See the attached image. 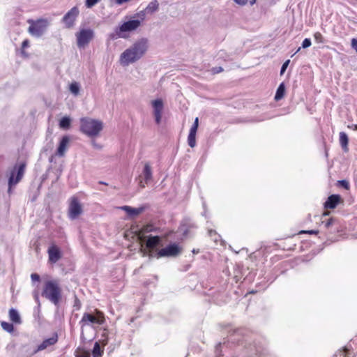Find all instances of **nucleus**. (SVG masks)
Segmentation results:
<instances>
[{"mask_svg": "<svg viewBox=\"0 0 357 357\" xmlns=\"http://www.w3.org/2000/svg\"><path fill=\"white\" fill-rule=\"evenodd\" d=\"M149 47V40L146 38H142L126 49L120 56L121 63L128 66L139 60L146 52Z\"/></svg>", "mask_w": 357, "mask_h": 357, "instance_id": "nucleus-1", "label": "nucleus"}, {"mask_svg": "<svg viewBox=\"0 0 357 357\" xmlns=\"http://www.w3.org/2000/svg\"><path fill=\"white\" fill-rule=\"evenodd\" d=\"M103 128L102 122L89 117L80 119V131L86 135L93 137L100 133Z\"/></svg>", "mask_w": 357, "mask_h": 357, "instance_id": "nucleus-2", "label": "nucleus"}, {"mask_svg": "<svg viewBox=\"0 0 357 357\" xmlns=\"http://www.w3.org/2000/svg\"><path fill=\"white\" fill-rule=\"evenodd\" d=\"M42 296L48 299L55 305H58L61 298V289L56 280H48L45 282Z\"/></svg>", "mask_w": 357, "mask_h": 357, "instance_id": "nucleus-3", "label": "nucleus"}, {"mask_svg": "<svg viewBox=\"0 0 357 357\" xmlns=\"http://www.w3.org/2000/svg\"><path fill=\"white\" fill-rule=\"evenodd\" d=\"M105 319L103 312L99 310L96 309L93 314L84 312L79 324L81 326V328L83 329L84 326L90 324H96L98 325H102L105 324Z\"/></svg>", "mask_w": 357, "mask_h": 357, "instance_id": "nucleus-4", "label": "nucleus"}, {"mask_svg": "<svg viewBox=\"0 0 357 357\" xmlns=\"http://www.w3.org/2000/svg\"><path fill=\"white\" fill-rule=\"evenodd\" d=\"M162 238L159 236L149 235L145 237V248L141 250L144 255H149L150 257L156 256V249L161 244Z\"/></svg>", "mask_w": 357, "mask_h": 357, "instance_id": "nucleus-5", "label": "nucleus"}, {"mask_svg": "<svg viewBox=\"0 0 357 357\" xmlns=\"http://www.w3.org/2000/svg\"><path fill=\"white\" fill-rule=\"evenodd\" d=\"M137 16L139 19H130L124 22L122 24L118 26V32L121 31L123 33L126 32H131L137 30L140 26L142 21L144 20V11L137 13L133 18Z\"/></svg>", "mask_w": 357, "mask_h": 357, "instance_id": "nucleus-6", "label": "nucleus"}, {"mask_svg": "<svg viewBox=\"0 0 357 357\" xmlns=\"http://www.w3.org/2000/svg\"><path fill=\"white\" fill-rule=\"evenodd\" d=\"M25 167V163L22 162L19 165H15L11 170L10 175L8 178V193L11 192L12 187L17 184L22 178L24 174Z\"/></svg>", "mask_w": 357, "mask_h": 357, "instance_id": "nucleus-7", "label": "nucleus"}, {"mask_svg": "<svg viewBox=\"0 0 357 357\" xmlns=\"http://www.w3.org/2000/svg\"><path fill=\"white\" fill-rule=\"evenodd\" d=\"M75 36L77 47L84 48L94 38V31L91 29H82L76 33Z\"/></svg>", "mask_w": 357, "mask_h": 357, "instance_id": "nucleus-8", "label": "nucleus"}, {"mask_svg": "<svg viewBox=\"0 0 357 357\" xmlns=\"http://www.w3.org/2000/svg\"><path fill=\"white\" fill-rule=\"evenodd\" d=\"M79 10L77 6L69 10L61 19L62 23L66 29H71L75 26V21L79 16Z\"/></svg>", "mask_w": 357, "mask_h": 357, "instance_id": "nucleus-9", "label": "nucleus"}, {"mask_svg": "<svg viewBox=\"0 0 357 357\" xmlns=\"http://www.w3.org/2000/svg\"><path fill=\"white\" fill-rule=\"evenodd\" d=\"M181 252V248L176 243H171L156 252L157 258L176 257Z\"/></svg>", "mask_w": 357, "mask_h": 357, "instance_id": "nucleus-10", "label": "nucleus"}, {"mask_svg": "<svg viewBox=\"0 0 357 357\" xmlns=\"http://www.w3.org/2000/svg\"><path fill=\"white\" fill-rule=\"evenodd\" d=\"M82 213V206L77 197H72L68 208V215L72 220L76 219Z\"/></svg>", "mask_w": 357, "mask_h": 357, "instance_id": "nucleus-11", "label": "nucleus"}, {"mask_svg": "<svg viewBox=\"0 0 357 357\" xmlns=\"http://www.w3.org/2000/svg\"><path fill=\"white\" fill-rule=\"evenodd\" d=\"M46 28V21L40 20L29 28L30 33L34 36H41Z\"/></svg>", "mask_w": 357, "mask_h": 357, "instance_id": "nucleus-12", "label": "nucleus"}, {"mask_svg": "<svg viewBox=\"0 0 357 357\" xmlns=\"http://www.w3.org/2000/svg\"><path fill=\"white\" fill-rule=\"evenodd\" d=\"M152 106L153 108L155 121L157 124H159L161 121L162 112L164 107L163 101L161 99L154 100L152 101Z\"/></svg>", "mask_w": 357, "mask_h": 357, "instance_id": "nucleus-13", "label": "nucleus"}, {"mask_svg": "<svg viewBox=\"0 0 357 357\" xmlns=\"http://www.w3.org/2000/svg\"><path fill=\"white\" fill-rule=\"evenodd\" d=\"M342 202V199L340 195L333 194L330 195L324 204L325 208L334 209Z\"/></svg>", "mask_w": 357, "mask_h": 357, "instance_id": "nucleus-14", "label": "nucleus"}, {"mask_svg": "<svg viewBox=\"0 0 357 357\" xmlns=\"http://www.w3.org/2000/svg\"><path fill=\"white\" fill-rule=\"evenodd\" d=\"M58 342V335L56 333H54L52 337L44 340L40 344H39L34 351V353H37L38 351H43L47 349L48 347L54 345Z\"/></svg>", "mask_w": 357, "mask_h": 357, "instance_id": "nucleus-15", "label": "nucleus"}, {"mask_svg": "<svg viewBox=\"0 0 357 357\" xmlns=\"http://www.w3.org/2000/svg\"><path fill=\"white\" fill-rule=\"evenodd\" d=\"M49 261L51 263H56L61 257L59 248L56 245H52L48 249Z\"/></svg>", "mask_w": 357, "mask_h": 357, "instance_id": "nucleus-16", "label": "nucleus"}, {"mask_svg": "<svg viewBox=\"0 0 357 357\" xmlns=\"http://www.w3.org/2000/svg\"><path fill=\"white\" fill-rule=\"evenodd\" d=\"M68 142L69 137L68 136L62 137L61 139L59 142V144L56 151V154L59 156H63L64 155Z\"/></svg>", "mask_w": 357, "mask_h": 357, "instance_id": "nucleus-17", "label": "nucleus"}, {"mask_svg": "<svg viewBox=\"0 0 357 357\" xmlns=\"http://www.w3.org/2000/svg\"><path fill=\"white\" fill-rule=\"evenodd\" d=\"M121 208L131 217L137 216L144 211V208L142 207L133 208L130 206H123Z\"/></svg>", "mask_w": 357, "mask_h": 357, "instance_id": "nucleus-18", "label": "nucleus"}, {"mask_svg": "<svg viewBox=\"0 0 357 357\" xmlns=\"http://www.w3.org/2000/svg\"><path fill=\"white\" fill-rule=\"evenodd\" d=\"M159 8V3L157 0H153L151 1L148 6L146 7V8L143 10L144 13H149L152 14L155 12H156Z\"/></svg>", "mask_w": 357, "mask_h": 357, "instance_id": "nucleus-19", "label": "nucleus"}, {"mask_svg": "<svg viewBox=\"0 0 357 357\" xmlns=\"http://www.w3.org/2000/svg\"><path fill=\"white\" fill-rule=\"evenodd\" d=\"M9 318L13 323L16 324H20L22 323V319L18 311L14 308L10 309Z\"/></svg>", "mask_w": 357, "mask_h": 357, "instance_id": "nucleus-20", "label": "nucleus"}, {"mask_svg": "<svg viewBox=\"0 0 357 357\" xmlns=\"http://www.w3.org/2000/svg\"><path fill=\"white\" fill-rule=\"evenodd\" d=\"M340 145H341L343 151L344 152H347L349 150V149H348L349 138H348L347 135L344 132H341L340 133Z\"/></svg>", "mask_w": 357, "mask_h": 357, "instance_id": "nucleus-21", "label": "nucleus"}, {"mask_svg": "<svg viewBox=\"0 0 357 357\" xmlns=\"http://www.w3.org/2000/svg\"><path fill=\"white\" fill-rule=\"evenodd\" d=\"M143 175L144 181L146 183H148L152 179V170L149 163H146L144 167Z\"/></svg>", "mask_w": 357, "mask_h": 357, "instance_id": "nucleus-22", "label": "nucleus"}, {"mask_svg": "<svg viewBox=\"0 0 357 357\" xmlns=\"http://www.w3.org/2000/svg\"><path fill=\"white\" fill-rule=\"evenodd\" d=\"M285 90L286 87L284 83H280L276 90V93L274 98L276 101L281 100L284 97L285 94Z\"/></svg>", "mask_w": 357, "mask_h": 357, "instance_id": "nucleus-23", "label": "nucleus"}, {"mask_svg": "<svg viewBox=\"0 0 357 357\" xmlns=\"http://www.w3.org/2000/svg\"><path fill=\"white\" fill-rule=\"evenodd\" d=\"M333 357H354L353 352L347 347L338 350Z\"/></svg>", "mask_w": 357, "mask_h": 357, "instance_id": "nucleus-24", "label": "nucleus"}, {"mask_svg": "<svg viewBox=\"0 0 357 357\" xmlns=\"http://www.w3.org/2000/svg\"><path fill=\"white\" fill-rule=\"evenodd\" d=\"M71 119L68 116H63L59 121V127L63 130L69 129L70 126Z\"/></svg>", "mask_w": 357, "mask_h": 357, "instance_id": "nucleus-25", "label": "nucleus"}, {"mask_svg": "<svg viewBox=\"0 0 357 357\" xmlns=\"http://www.w3.org/2000/svg\"><path fill=\"white\" fill-rule=\"evenodd\" d=\"M243 335V331L242 330H238L236 331L234 334L233 335L231 336L230 337V340L232 342H236L237 344H243V341H247L246 340H240L238 338V336L240 335Z\"/></svg>", "mask_w": 357, "mask_h": 357, "instance_id": "nucleus-26", "label": "nucleus"}, {"mask_svg": "<svg viewBox=\"0 0 357 357\" xmlns=\"http://www.w3.org/2000/svg\"><path fill=\"white\" fill-rule=\"evenodd\" d=\"M102 353H103V351L101 349L100 344L98 342H95L93 350H92L93 357H101Z\"/></svg>", "mask_w": 357, "mask_h": 357, "instance_id": "nucleus-27", "label": "nucleus"}, {"mask_svg": "<svg viewBox=\"0 0 357 357\" xmlns=\"http://www.w3.org/2000/svg\"><path fill=\"white\" fill-rule=\"evenodd\" d=\"M196 133L197 132H189L188 143L191 148L195 147L196 145Z\"/></svg>", "mask_w": 357, "mask_h": 357, "instance_id": "nucleus-28", "label": "nucleus"}, {"mask_svg": "<svg viewBox=\"0 0 357 357\" xmlns=\"http://www.w3.org/2000/svg\"><path fill=\"white\" fill-rule=\"evenodd\" d=\"M70 91L75 96H77L79 93L80 86L79 83L75 82L70 84Z\"/></svg>", "mask_w": 357, "mask_h": 357, "instance_id": "nucleus-29", "label": "nucleus"}, {"mask_svg": "<svg viewBox=\"0 0 357 357\" xmlns=\"http://www.w3.org/2000/svg\"><path fill=\"white\" fill-rule=\"evenodd\" d=\"M1 326L2 328L8 333H13L14 331V326L12 323H8L6 321H1Z\"/></svg>", "mask_w": 357, "mask_h": 357, "instance_id": "nucleus-30", "label": "nucleus"}, {"mask_svg": "<svg viewBox=\"0 0 357 357\" xmlns=\"http://www.w3.org/2000/svg\"><path fill=\"white\" fill-rule=\"evenodd\" d=\"M109 38L112 40H116L118 38H125L123 33L121 31L118 32V26L115 29V33H111Z\"/></svg>", "mask_w": 357, "mask_h": 357, "instance_id": "nucleus-31", "label": "nucleus"}, {"mask_svg": "<svg viewBox=\"0 0 357 357\" xmlns=\"http://www.w3.org/2000/svg\"><path fill=\"white\" fill-rule=\"evenodd\" d=\"M335 221V219L331 218L327 220H323L321 223L326 229H329L334 224Z\"/></svg>", "mask_w": 357, "mask_h": 357, "instance_id": "nucleus-32", "label": "nucleus"}, {"mask_svg": "<svg viewBox=\"0 0 357 357\" xmlns=\"http://www.w3.org/2000/svg\"><path fill=\"white\" fill-rule=\"evenodd\" d=\"M208 234L215 242H218L220 238V236L216 233L215 230H208Z\"/></svg>", "mask_w": 357, "mask_h": 357, "instance_id": "nucleus-33", "label": "nucleus"}, {"mask_svg": "<svg viewBox=\"0 0 357 357\" xmlns=\"http://www.w3.org/2000/svg\"><path fill=\"white\" fill-rule=\"evenodd\" d=\"M100 1V0H86L85 6L86 8H91Z\"/></svg>", "mask_w": 357, "mask_h": 357, "instance_id": "nucleus-34", "label": "nucleus"}, {"mask_svg": "<svg viewBox=\"0 0 357 357\" xmlns=\"http://www.w3.org/2000/svg\"><path fill=\"white\" fill-rule=\"evenodd\" d=\"M314 38L317 43H324V37L320 32L314 33Z\"/></svg>", "mask_w": 357, "mask_h": 357, "instance_id": "nucleus-35", "label": "nucleus"}, {"mask_svg": "<svg viewBox=\"0 0 357 357\" xmlns=\"http://www.w3.org/2000/svg\"><path fill=\"white\" fill-rule=\"evenodd\" d=\"M337 184L339 186L344 188L346 190L349 188V183L346 180H340L337 181Z\"/></svg>", "mask_w": 357, "mask_h": 357, "instance_id": "nucleus-36", "label": "nucleus"}, {"mask_svg": "<svg viewBox=\"0 0 357 357\" xmlns=\"http://www.w3.org/2000/svg\"><path fill=\"white\" fill-rule=\"evenodd\" d=\"M289 63H290V60H289V59H288V60L285 61L283 63V64H282V67H281V69H280V75H283V74L284 73V72L286 71V70H287V67H288V66H289Z\"/></svg>", "mask_w": 357, "mask_h": 357, "instance_id": "nucleus-37", "label": "nucleus"}, {"mask_svg": "<svg viewBox=\"0 0 357 357\" xmlns=\"http://www.w3.org/2000/svg\"><path fill=\"white\" fill-rule=\"evenodd\" d=\"M311 40L310 38H305L302 43V47L305 49L311 46Z\"/></svg>", "mask_w": 357, "mask_h": 357, "instance_id": "nucleus-38", "label": "nucleus"}, {"mask_svg": "<svg viewBox=\"0 0 357 357\" xmlns=\"http://www.w3.org/2000/svg\"><path fill=\"white\" fill-rule=\"evenodd\" d=\"M29 46V41L28 39H26L24 40H23L22 43V54L25 55L26 53L24 51V49L28 47Z\"/></svg>", "mask_w": 357, "mask_h": 357, "instance_id": "nucleus-39", "label": "nucleus"}, {"mask_svg": "<svg viewBox=\"0 0 357 357\" xmlns=\"http://www.w3.org/2000/svg\"><path fill=\"white\" fill-rule=\"evenodd\" d=\"M319 233L318 230H302L299 232V234H317Z\"/></svg>", "mask_w": 357, "mask_h": 357, "instance_id": "nucleus-40", "label": "nucleus"}, {"mask_svg": "<svg viewBox=\"0 0 357 357\" xmlns=\"http://www.w3.org/2000/svg\"><path fill=\"white\" fill-rule=\"evenodd\" d=\"M351 47L357 53V39L356 38H352L351 39Z\"/></svg>", "mask_w": 357, "mask_h": 357, "instance_id": "nucleus-41", "label": "nucleus"}, {"mask_svg": "<svg viewBox=\"0 0 357 357\" xmlns=\"http://www.w3.org/2000/svg\"><path fill=\"white\" fill-rule=\"evenodd\" d=\"M33 298H34L36 302L38 303V310H39L40 308V303L39 301V296H38V292L35 291L33 293Z\"/></svg>", "mask_w": 357, "mask_h": 357, "instance_id": "nucleus-42", "label": "nucleus"}, {"mask_svg": "<svg viewBox=\"0 0 357 357\" xmlns=\"http://www.w3.org/2000/svg\"><path fill=\"white\" fill-rule=\"evenodd\" d=\"M81 307V303L79 300L75 297V302H74V307H75L76 310H79Z\"/></svg>", "mask_w": 357, "mask_h": 357, "instance_id": "nucleus-43", "label": "nucleus"}, {"mask_svg": "<svg viewBox=\"0 0 357 357\" xmlns=\"http://www.w3.org/2000/svg\"><path fill=\"white\" fill-rule=\"evenodd\" d=\"M31 278L32 281H39L40 280V275L37 273H32L31 275Z\"/></svg>", "mask_w": 357, "mask_h": 357, "instance_id": "nucleus-44", "label": "nucleus"}, {"mask_svg": "<svg viewBox=\"0 0 357 357\" xmlns=\"http://www.w3.org/2000/svg\"><path fill=\"white\" fill-rule=\"evenodd\" d=\"M180 230H181V231L183 232V236H186L187 235L188 230L187 228H185V227L184 225H182L181 227Z\"/></svg>", "mask_w": 357, "mask_h": 357, "instance_id": "nucleus-45", "label": "nucleus"}, {"mask_svg": "<svg viewBox=\"0 0 357 357\" xmlns=\"http://www.w3.org/2000/svg\"><path fill=\"white\" fill-rule=\"evenodd\" d=\"M198 124H192V127L190 128V131L193 132H197V128H198Z\"/></svg>", "mask_w": 357, "mask_h": 357, "instance_id": "nucleus-46", "label": "nucleus"}, {"mask_svg": "<svg viewBox=\"0 0 357 357\" xmlns=\"http://www.w3.org/2000/svg\"><path fill=\"white\" fill-rule=\"evenodd\" d=\"M222 347V344L221 343H219L216 347H215V353H216V356L217 357H219V356L220 355V353H219V349L220 348Z\"/></svg>", "mask_w": 357, "mask_h": 357, "instance_id": "nucleus-47", "label": "nucleus"}, {"mask_svg": "<svg viewBox=\"0 0 357 357\" xmlns=\"http://www.w3.org/2000/svg\"><path fill=\"white\" fill-rule=\"evenodd\" d=\"M234 1L239 5H245L248 0H234Z\"/></svg>", "mask_w": 357, "mask_h": 357, "instance_id": "nucleus-48", "label": "nucleus"}, {"mask_svg": "<svg viewBox=\"0 0 357 357\" xmlns=\"http://www.w3.org/2000/svg\"><path fill=\"white\" fill-rule=\"evenodd\" d=\"M348 128L357 131V124L349 125Z\"/></svg>", "mask_w": 357, "mask_h": 357, "instance_id": "nucleus-49", "label": "nucleus"}, {"mask_svg": "<svg viewBox=\"0 0 357 357\" xmlns=\"http://www.w3.org/2000/svg\"><path fill=\"white\" fill-rule=\"evenodd\" d=\"M222 70V68L221 67L215 68L213 69L214 73H218Z\"/></svg>", "mask_w": 357, "mask_h": 357, "instance_id": "nucleus-50", "label": "nucleus"}, {"mask_svg": "<svg viewBox=\"0 0 357 357\" xmlns=\"http://www.w3.org/2000/svg\"><path fill=\"white\" fill-rule=\"evenodd\" d=\"M192 252L193 254H198V253L199 252V249H193V250H192Z\"/></svg>", "mask_w": 357, "mask_h": 357, "instance_id": "nucleus-51", "label": "nucleus"}, {"mask_svg": "<svg viewBox=\"0 0 357 357\" xmlns=\"http://www.w3.org/2000/svg\"><path fill=\"white\" fill-rule=\"evenodd\" d=\"M193 124H198L199 125V119L197 117L195 118V121Z\"/></svg>", "mask_w": 357, "mask_h": 357, "instance_id": "nucleus-52", "label": "nucleus"}, {"mask_svg": "<svg viewBox=\"0 0 357 357\" xmlns=\"http://www.w3.org/2000/svg\"><path fill=\"white\" fill-rule=\"evenodd\" d=\"M257 0H250V3L251 5H253L255 2H256Z\"/></svg>", "mask_w": 357, "mask_h": 357, "instance_id": "nucleus-53", "label": "nucleus"}, {"mask_svg": "<svg viewBox=\"0 0 357 357\" xmlns=\"http://www.w3.org/2000/svg\"><path fill=\"white\" fill-rule=\"evenodd\" d=\"M40 312V310H38V306L34 309V312Z\"/></svg>", "mask_w": 357, "mask_h": 357, "instance_id": "nucleus-54", "label": "nucleus"}, {"mask_svg": "<svg viewBox=\"0 0 357 357\" xmlns=\"http://www.w3.org/2000/svg\"><path fill=\"white\" fill-rule=\"evenodd\" d=\"M77 357H89V356H86V355H82V356H77Z\"/></svg>", "mask_w": 357, "mask_h": 357, "instance_id": "nucleus-55", "label": "nucleus"}, {"mask_svg": "<svg viewBox=\"0 0 357 357\" xmlns=\"http://www.w3.org/2000/svg\"><path fill=\"white\" fill-rule=\"evenodd\" d=\"M300 50H301V47H299V48L296 50V52H295V53H294L291 56H293L295 54H296L297 52H298L300 51Z\"/></svg>", "mask_w": 357, "mask_h": 357, "instance_id": "nucleus-56", "label": "nucleus"}, {"mask_svg": "<svg viewBox=\"0 0 357 357\" xmlns=\"http://www.w3.org/2000/svg\"><path fill=\"white\" fill-rule=\"evenodd\" d=\"M100 184H104V185H107L106 183L102 182V181H100Z\"/></svg>", "mask_w": 357, "mask_h": 357, "instance_id": "nucleus-57", "label": "nucleus"}, {"mask_svg": "<svg viewBox=\"0 0 357 357\" xmlns=\"http://www.w3.org/2000/svg\"><path fill=\"white\" fill-rule=\"evenodd\" d=\"M328 215V213H324V216H326V215Z\"/></svg>", "mask_w": 357, "mask_h": 357, "instance_id": "nucleus-58", "label": "nucleus"}]
</instances>
